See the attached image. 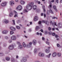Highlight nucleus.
Listing matches in <instances>:
<instances>
[{
	"mask_svg": "<svg viewBox=\"0 0 62 62\" xmlns=\"http://www.w3.org/2000/svg\"><path fill=\"white\" fill-rule=\"evenodd\" d=\"M32 7L34 10H36L37 9V6L33 5V3L32 2L30 3V4L27 5L26 8L27 10H30L32 9Z\"/></svg>",
	"mask_w": 62,
	"mask_h": 62,
	"instance_id": "1",
	"label": "nucleus"
},
{
	"mask_svg": "<svg viewBox=\"0 0 62 62\" xmlns=\"http://www.w3.org/2000/svg\"><path fill=\"white\" fill-rule=\"evenodd\" d=\"M32 44V42H30L29 44H27V48H29L30 47H31V45Z\"/></svg>",
	"mask_w": 62,
	"mask_h": 62,
	"instance_id": "2",
	"label": "nucleus"
},
{
	"mask_svg": "<svg viewBox=\"0 0 62 62\" xmlns=\"http://www.w3.org/2000/svg\"><path fill=\"white\" fill-rule=\"evenodd\" d=\"M42 23H45L46 24H47V25H49V22H48L47 20L46 21H44L43 20L42 21Z\"/></svg>",
	"mask_w": 62,
	"mask_h": 62,
	"instance_id": "3",
	"label": "nucleus"
},
{
	"mask_svg": "<svg viewBox=\"0 0 62 62\" xmlns=\"http://www.w3.org/2000/svg\"><path fill=\"white\" fill-rule=\"evenodd\" d=\"M16 9H18V10H19L20 11H21L22 9V6L19 5L18 6V7L16 8Z\"/></svg>",
	"mask_w": 62,
	"mask_h": 62,
	"instance_id": "4",
	"label": "nucleus"
},
{
	"mask_svg": "<svg viewBox=\"0 0 62 62\" xmlns=\"http://www.w3.org/2000/svg\"><path fill=\"white\" fill-rule=\"evenodd\" d=\"M27 61L26 59V58L23 57L22 59L21 60V62H26Z\"/></svg>",
	"mask_w": 62,
	"mask_h": 62,
	"instance_id": "5",
	"label": "nucleus"
},
{
	"mask_svg": "<svg viewBox=\"0 0 62 62\" xmlns=\"http://www.w3.org/2000/svg\"><path fill=\"white\" fill-rule=\"evenodd\" d=\"M39 56H41L42 57L44 56V54L41 52H39Z\"/></svg>",
	"mask_w": 62,
	"mask_h": 62,
	"instance_id": "6",
	"label": "nucleus"
},
{
	"mask_svg": "<svg viewBox=\"0 0 62 62\" xmlns=\"http://www.w3.org/2000/svg\"><path fill=\"white\" fill-rule=\"evenodd\" d=\"M48 34L49 35H52V36H55V33H52V32L51 31H50L48 33Z\"/></svg>",
	"mask_w": 62,
	"mask_h": 62,
	"instance_id": "7",
	"label": "nucleus"
},
{
	"mask_svg": "<svg viewBox=\"0 0 62 62\" xmlns=\"http://www.w3.org/2000/svg\"><path fill=\"white\" fill-rule=\"evenodd\" d=\"M50 48V47H48V49H46L45 50V52H46V53H48L50 52V50H49Z\"/></svg>",
	"mask_w": 62,
	"mask_h": 62,
	"instance_id": "8",
	"label": "nucleus"
},
{
	"mask_svg": "<svg viewBox=\"0 0 62 62\" xmlns=\"http://www.w3.org/2000/svg\"><path fill=\"white\" fill-rule=\"evenodd\" d=\"M14 48V46L13 45H10L9 47V50H12V49H13Z\"/></svg>",
	"mask_w": 62,
	"mask_h": 62,
	"instance_id": "9",
	"label": "nucleus"
},
{
	"mask_svg": "<svg viewBox=\"0 0 62 62\" xmlns=\"http://www.w3.org/2000/svg\"><path fill=\"white\" fill-rule=\"evenodd\" d=\"M50 24H52H52L53 25H55L56 26H57V25H56V23L55 22H54L52 23V21H51L50 22Z\"/></svg>",
	"mask_w": 62,
	"mask_h": 62,
	"instance_id": "10",
	"label": "nucleus"
},
{
	"mask_svg": "<svg viewBox=\"0 0 62 62\" xmlns=\"http://www.w3.org/2000/svg\"><path fill=\"white\" fill-rule=\"evenodd\" d=\"M32 43L34 45H35L37 44V41L35 40H34L32 41Z\"/></svg>",
	"mask_w": 62,
	"mask_h": 62,
	"instance_id": "11",
	"label": "nucleus"
},
{
	"mask_svg": "<svg viewBox=\"0 0 62 62\" xmlns=\"http://www.w3.org/2000/svg\"><path fill=\"white\" fill-rule=\"evenodd\" d=\"M56 52H54L52 54V56L53 57H55L56 56Z\"/></svg>",
	"mask_w": 62,
	"mask_h": 62,
	"instance_id": "12",
	"label": "nucleus"
},
{
	"mask_svg": "<svg viewBox=\"0 0 62 62\" xmlns=\"http://www.w3.org/2000/svg\"><path fill=\"white\" fill-rule=\"evenodd\" d=\"M6 5V2H4L2 3H1V6L2 7H4Z\"/></svg>",
	"mask_w": 62,
	"mask_h": 62,
	"instance_id": "13",
	"label": "nucleus"
},
{
	"mask_svg": "<svg viewBox=\"0 0 62 62\" xmlns=\"http://www.w3.org/2000/svg\"><path fill=\"white\" fill-rule=\"evenodd\" d=\"M23 46L21 44L19 45L18 48L19 49H22L23 48Z\"/></svg>",
	"mask_w": 62,
	"mask_h": 62,
	"instance_id": "14",
	"label": "nucleus"
},
{
	"mask_svg": "<svg viewBox=\"0 0 62 62\" xmlns=\"http://www.w3.org/2000/svg\"><path fill=\"white\" fill-rule=\"evenodd\" d=\"M38 18L37 16H35L34 18V21H37L38 20Z\"/></svg>",
	"mask_w": 62,
	"mask_h": 62,
	"instance_id": "15",
	"label": "nucleus"
},
{
	"mask_svg": "<svg viewBox=\"0 0 62 62\" xmlns=\"http://www.w3.org/2000/svg\"><path fill=\"white\" fill-rule=\"evenodd\" d=\"M10 29L12 30L13 31H15V28L13 27H12L10 28Z\"/></svg>",
	"mask_w": 62,
	"mask_h": 62,
	"instance_id": "16",
	"label": "nucleus"
},
{
	"mask_svg": "<svg viewBox=\"0 0 62 62\" xmlns=\"http://www.w3.org/2000/svg\"><path fill=\"white\" fill-rule=\"evenodd\" d=\"M14 12L15 13V15L14 16V17H17V15H18V14H17V13L15 11H14Z\"/></svg>",
	"mask_w": 62,
	"mask_h": 62,
	"instance_id": "17",
	"label": "nucleus"
},
{
	"mask_svg": "<svg viewBox=\"0 0 62 62\" xmlns=\"http://www.w3.org/2000/svg\"><path fill=\"white\" fill-rule=\"evenodd\" d=\"M23 46L24 48H25V47H27V45H26V44H25V43L24 42H23Z\"/></svg>",
	"mask_w": 62,
	"mask_h": 62,
	"instance_id": "18",
	"label": "nucleus"
},
{
	"mask_svg": "<svg viewBox=\"0 0 62 62\" xmlns=\"http://www.w3.org/2000/svg\"><path fill=\"white\" fill-rule=\"evenodd\" d=\"M10 3L11 6H12L13 5H14V3L13 1H11Z\"/></svg>",
	"mask_w": 62,
	"mask_h": 62,
	"instance_id": "19",
	"label": "nucleus"
},
{
	"mask_svg": "<svg viewBox=\"0 0 62 62\" xmlns=\"http://www.w3.org/2000/svg\"><path fill=\"white\" fill-rule=\"evenodd\" d=\"M8 33V31L6 30H4L2 31V33L5 34Z\"/></svg>",
	"mask_w": 62,
	"mask_h": 62,
	"instance_id": "20",
	"label": "nucleus"
},
{
	"mask_svg": "<svg viewBox=\"0 0 62 62\" xmlns=\"http://www.w3.org/2000/svg\"><path fill=\"white\" fill-rule=\"evenodd\" d=\"M11 39H16V37L15 36H13L11 37Z\"/></svg>",
	"mask_w": 62,
	"mask_h": 62,
	"instance_id": "21",
	"label": "nucleus"
},
{
	"mask_svg": "<svg viewBox=\"0 0 62 62\" xmlns=\"http://www.w3.org/2000/svg\"><path fill=\"white\" fill-rule=\"evenodd\" d=\"M51 55V53L49 54L48 55H47L46 56V57L47 58H50V56Z\"/></svg>",
	"mask_w": 62,
	"mask_h": 62,
	"instance_id": "22",
	"label": "nucleus"
},
{
	"mask_svg": "<svg viewBox=\"0 0 62 62\" xmlns=\"http://www.w3.org/2000/svg\"><path fill=\"white\" fill-rule=\"evenodd\" d=\"M20 3L21 4H22V5H23V4H24L25 3V2H24L22 0H21V1H20Z\"/></svg>",
	"mask_w": 62,
	"mask_h": 62,
	"instance_id": "23",
	"label": "nucleus"
},
{
	"mask_svg": "<svg viewBox=\"0 0 62 62\" xmlns=\"http://www.w3.org/2000/svg\"><path fill=\"white\" fill-rule=\"evenodd\" d=\"M13 13L12 12H11L10 14V17H11V16H12V15H13Z\"/></svg>",
	"mask_w": 62,
	"mask_h": 62,
	"instance_id": "24",
	"label": "nucleus"
},
{
	"mask_svg": "<svg viewBox=\"0 0 62 62\" xmlns=\"http://www.w3.org/2000/svg\"><path fill=\"white\" fill-rule=\"evenodd\" d=\"M6 59L7 61H9L10 60V58L9 57H7L6 58Z\"/></svg>",
	"mask_w": 62,
	"mask_h": 62,
	"instance_id": "25",
	"label": "nucleus"
},
{
	"mask_svg": "<svg viewBox=\"0 0 62 62\" xmlns=\"http://www.w3.org/2000/svg\"><path fill=\"white\" fill-rule=\"evenodd\" d=\"M4 22L5 23H9V21H8V20H6Z\"/></svg>",
	"mask_w": 62,
	"mask_h": 62,
	"instance_id": "26",
	"label": "nucleus"
},
{
	"mask_svg": "<svg viewBox=\"0 0 62 62\" xmlns=\"http://www.w3.org/2000/svg\"><path fill=\"white\" fill-rule=\"evenodd\" d=\"M15 59L14 58H12L11 59V61H12V62H15Z\"/></svg>",
	"mask_w": 62,
	"mask_h": 62,
	"instance_id": "27",
	"label": "nucleus"
},
{
	"mask_svg": "<svg viewBox=\"0 0 62 62\" xmlns=\"http://www.w3.org/2000/svg\"><path fill=\"white\" fill-rule=\"evenodd\" d=\"M39 29V26H37L36 28V31L38 30Z\"/></svg>",
	"mask_w": 62,
	"mask_h": 62,
	"instance_id": "28",
	"label": "nucleus"
},
{
	"mask_svg": "<svg viewBox=\"0 0 62 62\" xmlns=\"http://www.w3.org/2000/svg\"><path fill=\"white\" fill-rule=\"evenodd\" d=\"M34 52L35 53H37V49H35L34 50Z\"/></svg>",
	"mask_w": 62,
	"mask_h": 62,
	"instance_id": "29",
	"label": "nucleus"
},
{
	"mask_svg": "<svg viewBox=\"0 0 62 62\" xmlns=\"http://www.w3.org/2000/svg\"><path fill=\"white\" fill-rule=\"evenodd\" d=\"M49 12H50L51 13H52V14H53V12L52 11V10L51 9H50V10H49Z\"/></svg>",
	"mask_w": 62,
	"mask_h": 62,
	"instance_id": "30",
	"label": "nucleus"
},
{
	"mask_svg": "<svg viewBox=\"0 0 62 62\" xmlns=\"http://www.w3.org/2000/svg\"><path fill=\"white\" fill-rule=\"evenodd\" d=\"M16 28H17V29H20V27L19 26H16Z\"/></svg>",
	"mask_w": 62,
	"mask_h": 62,
	"instance_id": "31",
	"label": "nucleus"
},
{
	"mask_svg": "<svg viewBox=\"0 0 62 62\" xmlns=\"http://www.w3.org/2000/svg\"><path fill=\"white\" fill-rule=\"evenodd\" d=\"M10 34L11 35H12V34H13L14 33V32H13V31H10Z\"/></svg>",
	"mask_w": 62,
	"mask_h": 62,
	"instance_id": "32",
	"label": "nucleus"
},
{
	"mask_svg": "<svg viewBox=\"0 0 62 62\" xmlns=\"http://www.w3.org/2000/svg\"><path fill=\"white\" fill-rule=\"evenodd\" d=\"M58 56H61V53H58Z\"/></svg>",
	"mask_w": 62,
	"mask_h": 62,
	"instance_id": "33",
	"label": "nucleus"
},
{
	"mask_svg": "<svg viewBox=\"0 0 62 62\" xmlns=\"http://www.w3.org/2000/svg\"><path fill=\"white\" fill-rule=\"evenodd\" d=\"M52 18L53 19H56L57 20V19H58V18H57V17H53Z\"/></svg>",
	"mask_w": 62,
	"mask_h": 62,
	"instance_id": "34",
	"label": "nucleus"
},
{
	"mask_svg": "<svg viewBox=\"0 0 62 62\" xmlns=\"http://www.w3.org/2000/svg\"><path fill=\"white\" fill-rule=\"evenodd\" d=\"M53 8L54 9H56V6H53Z\"/></svg>",
	"mask_w": 62,
	"mask_h": 62,
	"instance_id": "35",
	"label": "nucleus"
},
{
	"mask_svg": "<svg viewBox=\"0 0 62 62\" xmlns=\"http://www.w3.org/2000/svg\"><path fill=\"white\" fill-rule=\"evenodd\" d=\"M46 44H47V45H49V42H48L47 41H46Z\"/></svg>",
	"mask_w": 62,
	"mask_h": 62,
	"instance_id": "36",
	"label": "nucleus"
},
{
	"mask_svg": "<svg viewBox=\"0 0 62 62\" xmlns=\"http://www.w3.org/2000/svg\"><path fill=\"white\" fill-rule=\"evenodd\" d=\"M12 42V40L11 39H10L9 40V43H11Z\"/></svg>",
	"mask_w": 62,
	"mask_h": 62,
	"instance_id": "37",
	"label": "nucleus"
},
{
	"mask_svg": "<svg viewBox=\"0 0 62 62\" xmlns=\"http://www.w3.org/2000/svg\"><path fill=\"white\" fill-rule=\"evenodd\" d=\"M12 21L13 23H14V25H15V21L14 20H12Z\"/></svg>",
	"mask_w": 62,
	"mask_h": 62,
	"instance_id": "38",
	"label": "nucleus"
},
{
	"mask_svg": "<svg viewBox=\"0 0 62 62\" xmlns=\"http://www.w3.org/2000/svg\"><path fill=\"white\" fill-rule=\"evenodd\" d=\"M41 23V21H39L38 22V24H40Z\"/></svg>",
	"mask_w": 62,
	"mask_h": 62,
	"instance_id": "39",
	"label": "nucleus"
},
{
	"mask_svg": "<svg viewBox=\"0 0 62 62\" xmlns=\"http://www.w3.org/2000/svg\"><path fill=\"white\" fill-rule=\"evenodd\" d=\"M24 11H25V12H28V11H27V10L26 9H24Z\"/></svg>",
	"mask_w": 62,
	"mask_h": 62,
	"instance_id": "40",
	"label": "nucleus"
},
{
	"mask_svg": "<svg viewBox=\"0 0 62 62\" xmlns=\"http://www.w3.org/2000/svg\"><path fill=\"white\" fill-rule=\"evenodd\" d=\"M0 55H1V56H3V55H4V54H3V53H0Z\"/></svg>",
	"mask_w": 62,
	"mask_h": 62,
	"instance_id": "41",
	"label": "nucleus"
},
{
	"mask_svg": "<svg viewBox=\"0 0 62 62\" xmlns=\"http://www.w3.org/2000/svg\"><path fill=\"white\" fill-rule=\"evenodd\" d=\"M5 39H8V37L7 36H5Z\"/></svg>",
	"mask_w": 62,
	"mask_h": 62,
	"instance_id": "42",
	"label": "nucleus"
},
{
	"mask_svg": "<svg viewBox=\"0 0 62 62\" xmlns=\"http://www.w3.org/2000/svg\"><path fill=\"white\" fill-rule=\"evenodd\" d=\"M55 38H57L58 37V35L56 34H55V35L54 36Z\"/></svg>",
	"mask_w": 62,
	"mask_h": 62,
	"instance_id": "43",
	"label": "nucleus"
},
{
	"mask_svg": "<svg viewBox=\"0 0 62 62\" xmlns=\"http://www.w3.org/2000/svg\"><path fill=\"white\" fill-rule=\"evenodd\" d=\"M55 1L57 3H58V0H56Z\"/></svg>",
	"mask_w": 62,
	"mask_h": 62,
	"instance_id": "44",
	"label": "nucleus"
},
{
	"mask_svg": "<svg viewBox=\"0 0 62 62\" xmlns=\"http://www.w3.org/2000/svg\"><path fill=\"white\" fill-rule=\"evenodd\" d=\"M40 31L41 32H42V33H43V30L42 29H41L40 30Z\"/></svg>",
	"mask_w": 62,
	"mask_h": 62,
	"instance_id": "45",
	"label": "nucleus"
},
{
	"mask_svg": "<svg viewBox=\"0 0 62 62\" xmlns=\"http://www.w3.org/2000/svg\"><path fill=\"white\" fill-rule=\"evenodd\" d=\"M57 47H59V46H60L59 45V44H57Z\"/></svg>",
	"mask_w": 62,
	"mask_h": 62,
	"instance_id": "46",
	"label": "nucleus"
},
{
	"mask_svg": "<svg viewBox=\"0 0 62 62\" xmlns=\"http://www.w3.org/2000/svg\"><path fill=\"white\" fill-rule=\"evenodd\" d=\"M51 28H50V27H49L48 28V30H51Z\"/></svg>",
	"mask_w": 62,
	"mask_h": 62,
	"instance_id": "47",
	"label": "nucleus"
},
{
	"mask_svg": "<svg viewBox=\"0 0 62 62\" xmlns=\"http://www.w3.org/2000/svg\"><path fill=\"white\" fill-rule=\"evenodd\" d=\"M51 2H52V3H53L54 2V0H51Z\"/></svg>",
	"mask_w": 62,
	"mask_h": 62,
	"instance_id": "48",
	"label": "nucleus"
},
{
	"mask_svg": "<svg viewBox=\"0 0 62 62\" xmlns=\"http://www.w3.org/2000/svg\"><path fill=\"white\" fill-rule=\"evenodd\" d=\"M17 43L18 44H20V43L19 42H17Z\"/></svg>",
	"mask_w": 62,
	"mask_h": 62,
	"instance_id": "49",
	"label": "nucleus"
},
{
	"mask_svg": "<svg viewBox=\"0 0 62 62\" xmlns=\"http://www.w3.org/2000/svg\"><path fill=\"white\" fill-rule=\"evenodd\" d=\"M52 6L51 5H49V7L50 8H52Z\"/></svg>",
	"mask_w": 62,
	"mask_h": 62,
	"instance_id": "50",
	"label": "nucleus"
},
{
	"mask_svg": "<svg viewBox=\"0 0 62 62\" xmlns=\"http://www.w3.org/2000/svg\"><path fill=\"white\" fill-rule=\"evenodd\" d=\"M17 23H20V21L19 20H18V21H17Z\"/></svg>",
	"mask_w": 62,
	"mask_h": 62,
	"instance_id": "51",
	"label": "nucleus"
},
{
	"mask_svg": "<svg viewBox=\"0 0 62 62\" xmlns=\"http://www.w3.org/2000/svg\"><path fill=\"white\" fill-rule=\"evenodd\" d=\"M41 16H43V13H41Z\"/></svg>",
	"mask_w": 62,
	"mask_h": 62,
	"instance_id": "52",
	"label": "nucleus"
},
{
	"mask_svg": "<svg viewBox=\"0 0 62 62\" xmlns=\"http://www.w3.org/2000/svg\"><path fill=\"white\" fill-rule=\"evenodd\" d=\"M18 57H19L17 55L16 57V58H17V59H18Z\"/></svg>",
	"mask_w": 62,
	"mask_h": 62,
	"instance_id": "53",
	"label": "nucleus"
},
{
	"mask_svg": "<svg viewBox=\"0 0 62 62\" xmlns=\"http://www.w3.org/2000/svg\"><path fill=\"white\" fill-rule=\"evenodd\" d=\"M43 9V11L44 12H45V8H44Z\"/></svg>",
	"mask_w": 62,
	"mask_h": 62,
	"instance_id": "54",
	"label": "nucleus"
},
{
	"mask_svg": "<svg viewBox=\"0 0 62 62\" xmlns=\"http://www.w3.org/2000/svg\"><path fill=\"white\" fill-rule=\"evenodd\" d=\"M52 30L53 31H54L55 29L54 28H53Z\"/></svg>",
	"mask_w": 62,
	"mask_h": 62,
	"instance_id": "55",
	"label": "nucleus"
},
{
	"mask_svg": "<svg viewBox=\"0 0 62 62\" xmlns=\"http://www.w3.org/2000/svg\"><path fill=\"white\" fill-rule=\"evenodd\" d=\"M54 10H55L56 12L57 11V10L56 9V8L54 9Z\"/></svg>",
	"mask_w": 62,
	"mask_h": 62,
	"instance_id": "56",
	"label": "nucleus"
},
{
	"mask_svg": "<svg viewBox=\"0 0 62 62\" xmlns=\"http://www.w3.org/2000/svg\"><path fill=\"white\" fill-rule=\"evenodd\" d=\"M38 4H40V1L38 2Z\"/></svg>",
	"mask_w": 62,
	"mask_h": 62,
	"instance_id": "57",
	"label": "nucleus"
},
{
	"mask_svg": "<svg viewBox=\"0 0 62 62\" xmlns=\"http://www.w3.org/2000/svg\"><path fill=\"white\" fill-rule=\"evenodd\" d=\"M60 25V23H58V26H59V25Z\"/></svg>",
	"mask_w": 62,
	"mask_h": 62,
	"instance_id": "58",
	"label": "nucleus"
},
{
	"mask_svg": "<svg viewBox=\"0 0 62 62\" xmlns=\"http://www.w3.org/2000/svg\"><path fill=\"white\" fill-rule=\"evenodd\" d=\"M29 31H31V29H29Z\"/></svg>",
	"mask_w": 62,
	"mask_h": 62,
	"instance_id": "59",
	"label": "nucleus"
},
{
	"mask_svg": "<svg viewBox=\"0 0 62 62\" xmlns=\"http://www.w3.org/2000/svg\"><path fill=\"white\" fill-rule=\"evenodd\" d=\"M39 33L38 32H37V35H39Z\"/></svg>",
	"mask_w": 62,
	"mask_h": 62,
	"instance_id": "60",
	"label": "nucleus"
},
{
	"mask_svg": "<svg viewBox=\"0 0 62 62\" xmlns=\"http://www.w3.org/2000/svg\"><path fill=\"white\" fill-rule=\"evenodd\" d=\"M39 34L40 36H42V33H40Z\"/></svg>",
	"mask_w": 62,
	"mask_h": 62,
	"instance_id": "61",
	"label": "nucleus"
},
{
	"mask_svg": "<svg viewBox=\"0 0 62 62\" xmlns=\"http://www.w3.org/2000/svg\"><path fill=\"white\" fill-rule=\"evenodd\" d=\"M44 17H46V14H44Z\"/></svg>",
	"mask_w": 62,
	"mask_h": 62,
	"instance_id": "62",
	"label": "nucleus"
},
{
	"mask_svg": "<svg viewBox=\"0 0 62 62\" xmlns=\"http://www.w3.org/2000/svg\"><path fill=\"white\" fill-rule=\"evenodd\" d=\"M56 30H58V31H59L58 29V28H57L56 29Z\"/></svg>",
	"mask_w": 62,
	"mask_h": 62,
	"instance_id": "63",
	"label": "nucleus"
},
{
	"mask_svg": "<svg viewBox=\"0 0 62 62\" xmlns=\"http://www.w3.org/2000/svg\"><path fill=\"white\" fill-rule=\"evenodd\" d=\"M16 2H18V0H15Z\"/></svg>",
	"mask_w": 62,
	"mask_h": 62,
	"instance_id": "64",
	"label": "nucleus"
}]
</instances>
